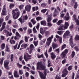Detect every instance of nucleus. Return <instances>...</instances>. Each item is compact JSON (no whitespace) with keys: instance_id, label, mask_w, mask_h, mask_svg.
<instances>
[{"instance_id":"1a4fd4ad","label":"nucleus","mask_w":79,"mask_h":79,"mask_svg":"<svg viewBox=\"0 0 79 79\" xmlns=\"http://www.w3.org/2000/svg\"><path fill=\"white\" fill-rule=\"evenodd\" d=\"M39 74H40V77H41V79H46V76L44 75V74L41 72H39Z\"/></svg>"},{"instance_id":"f03ea898","label":"nucleus","mask_w":79,"mask_h":79,"mask_svg":"<svg viewBox=\"0 0 79 79\" xmlns=\"http://www.w3.org/2000/svg\"><path fill=\"white\" fill-rule=\"evenodd\" d=\"M69 50L67 49H65L63 52L60 55V56L62 59H63L66 57V55L68 54Z\"/></svg>"},{"instance_id":"37998d69","label":"nucleus","mask_w":79,"mask_h":79,"mask_svg":"<svg viewBox=\"0 0 79 79\" xmlns=\"http://www.w3.org/2000/svg\"><path fill=\"white\" fill-rule=\"evenodd\" d=\"M47 9H42V10H41V11L42 13H43L44 14V13H45L46 12V11H47Z\"/></svg>"},{"instance_id":"aec40b11","label":"nucleus","mask_w":79,"mask_h":79,"mask_svg":"<svg viewBox=\"0 0 79 79\" xmlns=\"http://www.w3.org/2000/svg\"><path fill=\"white\" fill-rule=\"evenodd\" d=\"M75 55H76V52H75L74 51H73L71 54V57L72 58H74Z\"/></svg>"},{"instance_id":"c756f323","label":"nucleus","mask_w":79,"mask_h":79,"mask_svg":"<svg viewBox=\"0 0 79 79\" xmlns=\"http://www.w3.org/2000/svg\"><path fill=\"white\" fill-rule=\"evenodd\" d=\"M37 21H40V20H42L43 19L41 17H37L36 18Z\"/></svg>"},{"instance_id":"4c0bfd02","label":"nucleus","mask_w":79,"mask_h":79,"mask_svg":"<svg viewBox=\"0 0 79 79\" xmlns=\"http://www.w3.org/2000/svg\"><path fill=\"white\" fill-rule=\"evenodd\" d=\"M76 52H79V48L77 46H75L74 48Z\"/></svg>"},{"instance_id":"338daca9","label":"nucleus","mask_w":79,"mask_h":79,"mask_svg":"<svg viewBox=\"0 0 79 79\" xmlns=\"http://www.w3.org/2000/svg\"><path fill=\"white\" fill-rule=\"evenodd\" d=\"M56 52V53H60V48H58L55 50Z\"/></svg>"},{"instance_id":"473e14b6","label":"nucleus","mask_w":79,"mask_h":79,"mask_svg":"<svg viewBox=\"0 0 79 79\" xmlns=\"http://www.w3.org/2000/svg\"><path fill=\"white\" fill-rule=\"evenodd\" d=\"M10 42L11 44H15L16 42V41L13 40H10Z\"/></svg>"},{"instance_id":"a878e982","label":"nucleus","mask_w":79,"mask_h":79,"mask_svg":"<svg viewBox=\"0 0 79 79\" xmlns=\"http://www.w3.org/2000/svg\"><path fill=\"white\" fill-rule=\"evenodd\" d=\"M37 57L38 58H44V55L43 54H41V55H39V54H37Z\"/></svg>"},{"instance_id":"c85d7f7f","label":"nucleus","mask_w":79,"mask_h":79,"mask_svg":"<svg viewBox=\"0 0 79 79\" xmlns=\"http://www.w3.org/2000/svg\"><path fill=\"white\" fill-rule=\"evenodd\" d=\"M50 34V31H46L45 32V36H48L49 34Z\"/></svg>"},{"instance_id":"69168bd1","label":"nucleus","mask_w":79,"mask_h":79,"mask_svg":"<svg viewBox=\"0 0 79 79\" xmlns=\"http://www.w3.org/2000/svg\"><path fill=\"white\" fill-rule=\"evenodd\" d=\"M65 33L67 35H68L70 34V32H69V31H66V32Z\"/></svg>"},{"instance_id":"423d86ee","label":"nucleus","mask_w":79,"mask_h":79,"mask_svg":"<svg viewBox=\"0 0 79 79\" xmlns=\"http://www.w3.org/2000/svg\"><path fill=\"white\" fill-rule=\"evenodd\" d=\"M9 62H7V60H6L4 62V66L5 68L7 69H10V67L8 66Z\"/></svg>"},{"instance_id":"393cba45","label":"nucleus","mask_w":79,"mask_h":79,"mask_svg":"<svg viewBox=\"0 0 79 79\" xmlns=\"http://www.w3.org/2000/svg\"><path fill=\"white\" fill-rule=\"evenodd\" d=\"M14 6H15V4L13 3L10 4L9 5V9H12Z\"/></svg>"},{"instance_id":"a19ab883","label":"nucleus","mask_w":79,"mask_h":79,"mask_svg":"<svg viewBox=\"0 0 79 79\" xmlns=\"http://www.w3.org/2000/svg\"><path fill=\"white\" fill-rule=\"evenodd\" d=\"M75 40H79V35H77L75 37Z\"/></svg>"},{"instance_id":"6ab92c4d","label":"nucleus","mask_w":79,"mask_h":79,"mask_svg":"<svg viewBox=\"0 0 79 79\" xmlns=\"http://www.w3.org/2000/svg\"><path fill=\"white\" fill-rule=\"evenodd\" d=\"M40 34H41L42 35H44V32L45 31V30H44V31L43 30V28H41L40 29Z\"/></svg>"},{"instance_id":"5fc2aeb1","label":"nucleus","mask_w":79,"mask_h":79,"mask_svg":"<svg viewBox=\"0 0 79 79\" xmlns=\"http://www.w3.org/2000/svg\"><path fill=\"white\" fill-rule=\"evenodd\" d=\"M58 76L57 75H56V79H61V77L60 76H59L58 77Z\"/></svg>"},{"instance_id":"4d7b16f0","label":"nucleus","mask_w":79,"mask_h":79,"mask_svg":"<svg viewBox=\"0 0 79 79\" xmlns=\"http://www.w3.org/2000/svg\"><path fill=\"white\" fill-rule=\"evenodd\" d=\"M23 7H24V5H20L19 7V8L21 10H22V9H23Z\"/></svg>"},{"instance_id":"3c124183","label":"nucleus","mask_w":79,"mask_h":79,"mask_svg":"<svg viewBox=\"0 0 79 79\" xmlns=\"http://www.w3.org/2000/svg\"><path fill=\"white\" fill-rule=\"evenodd\" d=\"M17 66H18V67L19 68H21V67H22V66H23L22 65L20 64H19V63H18L17 64Z\"/></svg>"},{"instance_id":"13d9d810","label":"nucleus","mask_w":79,"mask_h":79,"mask_svg":"<svg viewBox=\"0 0 79 79\" xmlns=\"http://www.w3.org/2000/svg\"><path fill=\"white\" fill-rule=\"evenodd\" d=\"M38 37L39 38V39L40 40H41V39H42V36L40 34H38Z\"/></svg>"},{"instance_id":"e2e57ef3","label":"nucleus","mask_w":79,"mask_h":79,"mask_svg":"<svg viewBox=\"0 0 79 79\" xmlns=\"http://www.w3.org/2000/svg\"><path fill=\"white\" fill-rule=\"evenodd\" d=\"M51 43V42L47 41L46 42V45L48 46V47H49V46L50 45V44Z\"/></svg>"},{"instance_id":"4be33fe9","label":"nucleus","mask_w":79,"mask_h":79,"mask_svg":"<svg viewBox=\"0 0 79 79\" xmlns=\"http://www.w3.org/2000/svg\"><path fill=\"white\" fill-rule=\"evenodd\" d=\"M40 23L41 25L43 26H46V21H42Z\"/></svg>"},{"instance_id":"ea45409f","label":"nucleus","mask_w":79,"mask_h":79,"mask_svg":"<svg viewBox=\"0 0 79 79\" xmlns=\"http://www.w3.org/2000/svg\"><path fill=\"white\" fill-rule=\"evenodd\" d=\"M75 23H76L77 25H79V20L78 19H77L76 20H75Z\"/></svg>"},{"instance_id":"6e6552de","label":"nucleus","mask_w":79,"mask_h":79,"mask_svg":"<svg viewBox=\"0 0 79 79\" xmlns=\"http://www.w3.org/2000/svg\"><path fill=\"white\" fill-rule=\"evenodd\" d=\"M3 7L2 15L3 16H5L6 13V8L5 7H6V5H4Z\"/></svg>"},{"instance_id":"680f3d73","label":"nucleus","mask_w":79,"mask_h":79,"mask_svg":"<svg viewBox=\"0 0 79 79\" xmlns=\"http://www.w3.org/2000/svg\"><path fill=\"white\" fill-rule=\"evenodd\" d=\"M25 41L26 42H28V38H27V37L25 36Z\"/></svg>"},{"instance_id":"a211bd4d","label":"nucleus","mask_w":79,"mask_h":79,"mask_svg":"<svg viewBox=\"0 0 79 79\" xmlns=\"http://www.w3.org/2000/svg\"><path fill=\"white\" fill-rule=\"evenodd\" d=\"M70 18V16H66L65 15L63 18L64 20L65 21H69V19Z\"/></svg>"},{"instance_id":"0eeeda50","label":"nucleus","mask_w":79,"mask_h":79,"mask_svg":"<svg viewBox=\"0 0 79 79\" xmlns=\"http://www.w3.org/2000/svg\"><path fill=\"white\" fill-rule=\"evenodd\" d=\"M68 71L66 69H65L62 72V77H65L66 76H67V74H68Z\"/></svg>"},{"instance_id":"bf43d9fd","label":"nucleus","mask_w":79,"mask_h":79,"mask_svg":"<svg viewBox=\"0 0 79 79\" xmlns=\"http://www.w3.org/2000/svg\"><path fill=\"white\" fill-rule=\"evenodd\" d=\"M18 46V43H16V45L15 46H14L13 47L14 49V50H16V48H17V47Z\"/></svg>"},{"instance_id":"4468645a","label":"nucleus","mask_w":79,"mask_h":79,"mask_svg":"<svg viewBox=\"0 0 79 79\" xmlns=\"http://www.w3.org/2000/svg\"><path fill=\"white\" fill-rule=\"evenodd\" d=\"M51 58H52V59L53 60H55V58H56V56H55V55L54 54V53L52 52L51 53Z\"/></svg>"},{"instance_id":"e433bc0d","label":"nucleus","mask_w":79,"mask_h":79,"mask_svg":"<svg viewBox=\"0 0 79 79\" xmlns=\"http://www.w3.org/2000/svg\"><path fill=\"white\" fill-rule=\"evenodd\" d=\"M15 35L17 37H19L20 38H21V35L19 34V33L18 32H16L15 33Z\"/></svg>"},{"instance_id":"79ce46f5","label":"nucleus","mask_w":79,"mask_h":79,"mask_svg":"<svg viewBox=\"0 0 79 79\" xmlns=\"http://www.w3.org/2000/svg\"><path fill=\"white\" fill-rule=\"evenodd\" d=\"M57 40L58 41H59L60 44H61V43H62V38H61V37H60L59 39H58Z\"/></svg>"},{"instance_id":"774afa93","label":"nucleus","mask_w":79,"mask_h":79,"mask_svg":"<svg viewBox=\"0 0 79 79\" xmlns=\"http://www.w3.org/2000/svg\"><path fill=\"white\" fill-rule=\"evenodd\" d=\"M58 21V19H54L53 21H52V22L53 23H56V21Z\"/></svg>"},{"instance_id":"7c9ffc66","label":"nucleus","mask_w":79,"mask_h":79,"mask_svg":"<svg viewBox=\"0 0 79 79\" xmlns=\"http://www.w3.org/2000/svg\"><path fill=\"white\" fill-rule=\"evenodd\" d=\"M27 47V44H23L21 46V47H23L25 48H26Z\"/></svg>"},{"instance_id":"2f4dec72","label":"nucleus","mask_w":79,"mask_h":79,"mask_svg":"<svg viewBox=\"0 0 79 79\" xmlns=\"http://www.w3.org/2000/svg\"><path fill=\"white\" fill-rule=\"evenodd\" d=\"M23 69H27V71H29V70H30V69L27 67H26L25 66H23Z\"/></svg>"},{"instance_id":"49530a36","label":"nucleus","mask_w":79,"mask_h":79,"mask_svg":"<svg viewBox=\"0 0 79 79\" xmlns=\"http://www.w3.org/2000/svg\"><path fill=\"white\" fill-rule=\"evenodd\" d=\"M30 49H31L32 50H34V47L33 44H31L30 45Z\"/></svg>"},{"instance_id":"09e8293b","label":"nucleus","mask_w":79,"mask_h":79,"mask_svg":"<svg viewBox=\"0 0 79 79\" xmlns=\"http://www.w3.org/2000/svg\"><path fill=\"white\" fill-rule=\"evenodd\" d=\"M66 59L64 58V60L62 61V63L63 64H64L65 63H66Z\"/></svg>"},{"instance_id":"cd10ccee","label":"nucleus","mask_w":79,"mask_h":79,"mask_svg":"<svg viewBox=\"0 0 79 79\" xmlns=\"http://www.w3.org/2000/svg\"><path fill=\"white\" fill-rule=\"evenodd\" d=\"M78 6V4H77V2H76L75 5H74V7L75 9H76Z\"/></svg>"},{"instance_id":"f3484780","label":"nucleus","mask_w":79,"mask_h":79,"mask_svg":"<svg viewBox=\"0 0 79 79\" xmlns=\"http://www.w3.org/2000/svg\"><path fill=\"white\" fill-rule=\"evenodd\" d=\"M53 38V35H51V37H50L49 38L47 39V41L49 42H52V39Z\"/></svg>"},{"instance_id":"58836bf2","label":"nucleus","mask_w":79,"mask_h":79,"mask_svg":"<svg viewBox=\"0 0 79 79\" xmlns=\"http://www.w3.org/2000/svg\"><path fill=\"white\" fill-rule=\"evenodd\" d=\"M4 21V19L2 18H1L0 19V24H3V22Z\"/></svg>"},{"instance_id":"0e129e2a","label":"nucleus","mask_w":79,"mask_h":79,"mask_svg":"<svg viewBox=\"0 0 79 79\" xmlns=\"http://www.w3.org/2000/svg\"><path fill=\"white\" fill-rule=\"evenodd\" d=\"M74 76H75V74L74 73H73L71 76V79H74Z\"/></svg>"},{"instance_id":"b1692460","label":"nucleus","mask_w":79,"mask_h":79,"mask_svg":"<svg viewBox=\"0 0 79 79\" xmlns=\"http://www.w3.org/2000/svg\"><path fill=\"white\" fill-rule=\"evenodd\" d=\"M10 59L11 62H13V60H14V55H13V54L11 55Z\"/></svg>"},{"instance_id":"39448f33","label":"nucleus","mask_w":79,"mask_h":79,"mask_svg":"<svg viewBox=\"0 0 79 79\" xmlns=\"http://www.w3.org/2000/svg\"><path fill=\"white\" fill-rule=\"evenodd\" d=\"M69 44L70 46H71L72 48H73V47H74V44H73V36H71L69 40Z\"/></svg>"},{"instance_id":"a18cd8bd","label":"nucleus","mask_w":79,"mask_h":79,"mask_svg":"<svg viewBox=\"0 0 79 79\" xmlns=\"http://www.w3.org/2000/svg\"><path fill=\"white\" fill-rule=\"evenodd\" d=\"M44 54L45 56H46V58H47L48 56V55L47 54V50H46V52H44Z\"/></svg>"},{"instance_id":"412c9836","label":"nucleus","mask_w":79,"mask_h":79,"mask_svg":"<svg viewBox=\"0 0 79 79\" xmlns=\"http://www.w3.org/2000/svg\"><path fill=\"white\" fill-rule=\"evenodd\" d=\"M69 23H68V22H65V24L64 25V26H65V27L66 28V29H68V27L69 26Z\"/></svg>"},{"instance_id":"2eb2a0df","label":"nucleus","mask_w":79,"mask_h":79,"mask_svg":"<svg viewBox=\"0 0 79 79\" xmlns=\"http://www.w3.org/2000/svg\"><path fill=\"white\" fill-rule=\"evenodd\" d=\"M14 76L15 77H19V75L18 74V71H15L14 72Z\"/></svg>"},{"instance_id":"9b49d317","label":"nucleus","mask_w":79,"mask_h":79,"mask_svg":"<svg viewBox=\"0 0 79 79\" xmlns=\"http://www.w3.org/2000/svg\"><path fill=\"white\" fill-rule=\"evenodd\" d=\"M66 28L65 27L64 25H61L58 28V30L60 31V30H63L64 31Z\"/></svg>"},{"instance_id":"ddd939ff","label":"nucleus","mask_w":79,"mask_h":79,"mask_svg":"<svg viewBox=\"0 0 79 79\" xmlns=\"http://www.w3.org/2000/svg\"><path fill=\"white\" fill-rule=\"evenodd\" d=\"M48 18L47 19L48 23H50L51 21H52V15H48Z\"/></svg>"},{"instance_id":"bb28decb","label":"nucleus","mask_w":79,"mask_h":79,"mask_svg":"<svg viewBox=\"0 0 79 79\" xmlns=\"http://www.w3.org/2000/svg\"><path fill=\"white\" fill-rule=\"evenodd\" d=\"M63 33V31H58L57 32V33L59 35H61V34H62Z\"/></svg>"},{"instance_id":"f704fd0d","label":"nucleus","mask_w":79,"mask_h":79,"mask_svg":"<svg viewBox=\"0 0 79 79\" xmlns=\"http://www.w3.org/2000/svg\"><path fill=\"white\" fill-rule=\"evenodd\" d=\"M66 45L65 44H63L61 47V50H63V49L64 48H66Z\"/></svg>"},{"instance_id":"72a5a7b5","label":"nucleus","mask_w":79,"mask_h":79,"mask_svg":"<svg viewBox=\"0 0 79 79\" xmlns=\"http://www.w3.org/2000/svg\"><path fill=\"white\" fill-rule=\"evenodd\" d=\"M63 23V20H59L58 22L57 23V25L59 26V25H60L61 23Z\"/></svg>"},{"instance_id":"864d4df0","label":"nucleus","mask_w":79,"mask_h":79,"mask_svg":"<svg viewBox=\"0 0 79 79\" xmlns=\"http://www.w3.org/2000/svg\"><path fill=\"white\" fill-rule=\"evenodd\" d=\"M19 74H20V75H22V74H23V71L22 70H19Z\"/></svg>"},{"instance_id":"6e6d98bb","label":"nucleus","mask_w":79,"mask_h":79,"mask_svg":"<svg viewBox=\"0 0 79 79\" xmlns=\"http://www.w3.org/2000/svg\"><path fill=\"white\" fill-rule=\"evenodd\" d=\"M47 24H48V27H52V23H50L48 22Z\"/></svg>"},{"instance_id":"f257e3e1","label":"nucleus","mask_w":79,"mask_h":79,"mask_svg":"<svg viewBox=\"0 0 79 79\" xmlns=\"http://www.w3.org/2000/svg\"><path fill=\"white\" fill-rule=\"evenodd\" d=\"M46 69V66L45 65H43L42 62H38L37 63V69L38 70H40L41 71H44L43 73L45 76H46L47 74V73H49L50 72L48 70H47Z\"/></svg>"},{"instance_id":"7ed1b4c3","label":"nucleus","mask_w":79,"mask_h":79,"mask_svg":"<svg viewBox=\"0 0 79 79\" xmlns=\"http://www.w3.org/2000/svg\"><path fill=\"white\" fill-rule=\"evenodd\" d=\"M31 57H32V55L29 54L28 53H27L26 54H24V58L26 61H27L31 59Z\"/></svg>"},{"instance_id":"dca6fc26","label":"nucleus","mask_w":79,"mask_h":79,"mask_svg":"<svg viewBox=\"0 0 79 79\" xmlns=\"http://www.w3.org/2000/svg\"><path fill=\"white\" fill-rule=\"evenodd\" d=\"M5 50L7 52H8V53H9V52H10V48H9V47H8V45H6V49H5Z\"/></svg>"},{"instance_id":"5701e85b","label":"nucleus","mask_w":79,"mask_h":79,"mask_svg":"<svg viewBox=\"0 0 79 79\" xmlns=\"http://www.w3.org/2000/svg\"><path fill=\"white\" fill-rule=\"evenodd\" d=\"M5 43H3L1 45V48L2 49V50H3L5 49Z\"/></svg>"},{"instance_id":"603ef678","label":"nucleus","mask_w":79,"mask_h":79,"mask_svg":"<svg viewBox=\"0 0 79 79\" xmlns=\"http://www.w3.org/2000/svg\"><path fill=\"white\" fill-rule=\"evenodd\" d=\"M46 5H47V4L44 3H42L41 5V6L42 7H45V6H46Z\"/></svg>"},{"instance_id":"c9c22d12","label":"nucleus","mask_w":79,"mask_h":79,"mask_svg":"<svg viewBox=\"0 0 79 79\" xmlns=\"http://www.w3.org/2000/svg\"><path fill=\"white\" fill-rule=\"evenodd\" d=\"M31 22H32L33 25L35 24V23H36V21L35 20H34V19H32L31 20Z\"/></svg>"},{"instance_id":"8fccbe9b","label":"nucleus","mask_w":79,"mask_h":79,"mask_svg":"<svg viewBox=\"0 0 79 79\" xmlns=\"http://www.w3.org/2000/svg\"><path fill=\"white\" fill-rule=\"evenodd\" d=\"M19 15H20V11L18 10L16 13V16H17V17H19Z\"/></svg>"},{"instance_id":"c03bdc74","label":"nucleus","mask_w":79,"mask_h":79,"mask_svg":"<svg viewBox=\"0 0 79 79\" xmlns=\"http://www.w3.org/2000/svg\"><path fill=\"white\" fill-rule=\"evenodd\" d=\"M72 68H73V65H70L69 66L68 68V71H71V70H72Z\"/></svg>"},{"instance_id":"de8ad7c7","label":"nucleus","mask_w":79,"mask_h":79,"mask_svg":"<svg viewBox=\"0 0 79 79\" xmlns=\"http://www.w3.org/2000/svg\"><path fill=\"white\" fill-rule=\"evenodd\" d=\"M33 44H34L35 47H36L38 45V41H34L33 42Z\"/></svg>"},{"instance_id":"f8f14e48","label":"nucleus","mask_w":79,"mask_h":79,"mask_svg":"<svg viewBox=\"0 0 79 79\" xmlns=\"http://www.w3.org/2000/svg\"><path fill=\"white\" fill-rule=\"evenodd\" d=\"M52 47L53 50H55V48H56L58 47V46L57 44L54 42H53L52 44Z\"/></svg>"},{"instance_id":"20e7f679","label":"nucleus","mask_w":79,"mask_h":79,"mask_svg":"<svg viewBox=\"0 0 79 79\" xmlns=\"http://www.w3.org/2000/svg\"><path fill=\"white\" fill-rule=\"evenodd\" d=\"M28 18V17L27 16V15H26L23 17V19H22V18L20 17L18 19V20L21 23V24H23V23H25V20H27Z\"/></svg>"},{"instance_id":"9d476101","label":"nucleus","mask_w":79,"mask_h":79,"mask_svg":"<svg viewBox=\"0 0 79 79\" xmlns=\"http://www.w3.org/2000/svg\"><path fill=\"white\" fill-rule=\"evenodd\" d=\"M26 11H27L29 12L31 11V6L30 5H27L25 8Z\"/></svg>"},{"instance_id":"052dcab7","label":"nucleus","mask_w":79,"mask_h":79,"mask_svg":"<svg viewBox=\"0 0 79 79\" xmlns=\"http://www.w3.org/2000/svg\"><path fill=\"white\" fill-rule=\"evenodd\" d=\"M52 46H51L48 51V52L49 53H50V52H52Z\"/></svg>"}]
</instances>
